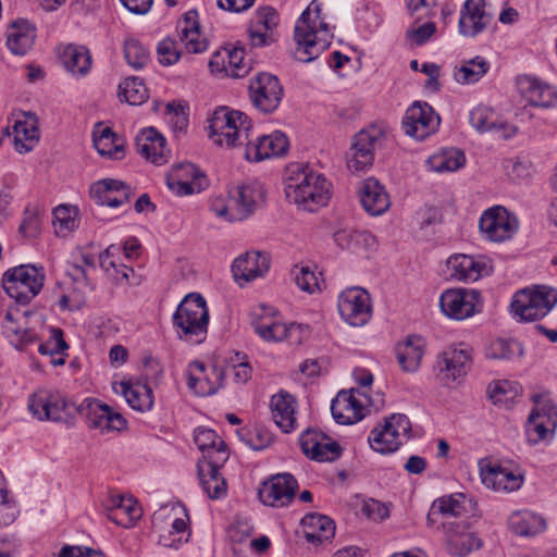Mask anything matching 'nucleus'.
Masks as SVG:
<instances>
[{
  "label": "nucleus",
  "instance_id": "f257e3e1",
  "mask_svg": "<svg viewBox=\"0 0 557 557\" xmlns=\"http://www.w3.org/2000/svg\"><path fill=\"white\" fill-rule=\"evenodd\" d=\"M285 195L290 202L309 212L325 207L330 200V184L323 174L305 163H290L285 169Z\"/></svg>",
  "mask_w": 557,
  "mask_h": 557
},
{
  "label": "nucleus",
  "instance_id": "f03ea898",
  "mask_svg": "<svg viewBox=\"0 0 557 557\" xmlns=\"http://www.w3.org/2000/svg\"><path fill=\"white\" fill-rule=\"evenodd\" d=\"M321 3L311 1L296 22L294 38L297 44L295 57L300 62L317 59L331 45L326 24L321 20Z\"/></svg>",
  "mask_w": 557,
  "mask_h": 557
},
{
  "label": "nucleus",
  "instance_id": "7ed1b4c3",
  "mask_svg": "<svg viewBox=\"0 0 557 557\" xmlns=\"http://www.w3.org/2000/svg\"><path fill=\"white\" fill-rule=\"evenodd\" d=\"M209 310L205 298L196 293L186 295L172 314V326L180 341L198 345L206 341Z\"/></svg>",
  "mask_w": 557,
  "mask_h": 557
},
{
  "label": "nucleus",
  "instance_id": "20e7f679",
  "mask_svg": "<svg viewBox=\"0 0 557 557\" xmlns=\"http://www.w3.org/2000/svg\"><path fill=\"white\" fill-rule=\"evenodd\" d=\"M209 138L218 146L228 148L245 145L251 136V121L243 112L218 108L208 120Z\"/></svg>",
  "mask_w": 557,
  "mask_h": 557
},
{
  "label": "nucleus",
  "instance_id": "39448f33",
  "mask_svg": "<svg viewBox=\"0 0 557 557\" xmlns=\"http://www.w3.org/2000/svg\"><path fill=\"white\" fill-rule=\"evenodd\" d=\"M557 305V289L546 285L524 288L513 295L510 307L520 321L533 322L546 317Z\"/></svg>",
  "mask_w": 557,
  "mask_h": 557
},
{
  "label": "nucleus",
  "instance_id": "423d86ee",
  "mask_svg": "<svg viewBox=\"0 0 557 557\" xmlns=\"http://www.w3.org/2000/svg\"><path fill=\"white\" fill-rule=\"evenodd\" d=\"M45 274L32 264H22L8 270L2 277L5 293L18 304L26 305L39 294Z\"/></svg>",
  "mask_w": 557,
  "mask_h": 557
},
{
  "label": "nucleus",
  "instance_id": "0eeeda50",
  "mask_svg": "<svg viewBox=\"0 0 557 557\" xmlns=\"http://www.w3.org/2000/svg\"><path fill=\"white\" fill-rule=\"evenodd\" d=\"M386 139V133L376 125L359 131L352 138L347 154V168L350 172H363L370 169L374 161V152Z\"/></svg>",
  "mask_w": 557,
  "mask_h": 557
},
{
  "label": "nucleus",
  "instance_id": "6e6552de",
  "mask_svg": "<svg viewBox=\"0 0 557 557\" xmlns=\"http://www.w3.org/2000/svg\"><path fill=\"white\" fill-rule=\"evenodd\" d=\"M411 432V423L406 414L393 413L384 419L381 426L374 428L368 436L371 448L380 454L396 451Z\"/></svg>",
  "mask_w": 557,
  "mask_h": 557
},
{
  "label": "nucleus",
  "instance_id": "1a4fd4ad",
  "mask_svg": "<svg viewBox=\"0 0 557 557\" xmlns=\"http://www.w3.org/2000/svg\"><path fill=\"white\" fill-rule=\"evenodd\" d=\"M248 91L252 106L264 114L276 111L284 96V88L277 76L268 72L253 75Z\"/></svg>",
  "mask_w": 557,
  "mask_h": 557
},
{
  "label": "nucleus",
  "instance_id": "9d476101",
  "mask_svg": "<svg viewBox=\"0 0 557 557\" xmlns=\"http://www.w3.org/2000/svg\"><path fill=\"white\" fill-rule=\"evenodd\" d=\"M72 407L75 410L76 407L63 396L47 391L36 392L28 398L30 413L40 421L49 420L71 424L74 420L71 412Z\"/></svg>",
  "mask_w": 557,
  "mask_h": 557
},
{
  "label": "nucleus",
  "instance_id": "9b49d317",
  "mask_svg": "<svg viewBox=\"0 0 557 557\" xmlns=\"http://www.w3.org/2000/svg\"><path fill=\"white\" fill-rule=\"evenodd\" d=\"M442 312L455 320H465L483 308L481 293L472 288H449L440 297Z\"/></svg>",
  "mask_w": 557,
  "mask_h": 557
},
{
  "label": "nucleus",
  "instance_id": "f8f14e48",
  "mask_svg": "<svg viewBox=\"0 0 557 557\" xmlns=\"http://www.w3.org/2000/svg\"><path fill=\"white\" fill-rule=\"evenodd\" d=\"M186 384L194 395L207 397L218 393L224 385V370L212 364L208 367L200 360H193L185 370Z\"/></svg>",
  "mask_w": 557,
  "mask_h": 557
},
{
  "label": "nucleus",
  "instance_id": "ddd939ff",
  "mask_svg": "<svg viewBox=\"0 0 557 557\" xmlns=\"http://www.w3.org/2000/svg\"><path fill=\"white\" fill-rule=\"evenodd\" d=\"M518 224L503 206H494L483 211L479 220V230L485 240L503 243L517 232Z\"/></svg>",
  "mask_w": 557,
  "mask_h": 557
},
{
  "label": "nucleus",
  "instance_id": "4468645a",
  "mask_svg": "<svg viewBox=\"0 0 557 557\" xmlns=\"http://www.w3.org/2000/svg\"><path fill=\"white\" fill-rule=\"evenodd\" d=\"M441 119L426 102L416 101L406 111L401 122L406 135L423 140L433 135L440 127Z\"/></svg>",
  "mask_w": 557,
  "mask_h": 557
},
{
  "label": "nucleus",
  "instance_id": "2eb2a0df",
  "mask_svg": "<svg viewBox=\"0 0 557 557\" xmlns=\"http://www.w3.org/2000/svg\"><path fill=\"white\" fill-rule=\"evenodd\" d=\"M342 319L351 326H362L372 315L370 295L359 287L347 288L341 293L337 302Z\"/></svg>",
  "mask_w": 557,
  "mask_h": 557
},
{
  "label": "nucleus",
  "instance_id": "dca6fc26",
  "mask_svg": "<svg viewBox=\"0 0 557 557\" xmlns=\"http://www.w3.org/2000/svg\"><path fill=\"white\" fill-rule=\"evenodd\" d=\"M228 459V454L223 451L215 456H209L208 459H199L197 462V472L200 485L203 492L211 499H220L226 495L227 483L220 473V469Z\"/></svg>",
  "mask_w": 557,
  "mask_h": 557
},
{
  "label": "nucleus",
  "instance_id": "f3484780",
  "mask_svg": "<svg viewBox=\"0 0 557 557\" xmlns=\"http://www.w3.org/2000/svg\"><path fill=\"white\" fill-rule=\"evenodd\" d=\"M75 411L85 412L88 428L100 430L102 433L122 431L127 425L126 419L120 412L97 399H85Z\"/></svg>",
  "mask_w": 557,
  "mask_h": 557
},
{
  "label": "nucleus",
  "instance_id": "a211bd4d",
  "mask_svg": "<svg viewBox=\"0 0 557 557\" xmlns=\"http://www.w3.org/2000/svg\"><path fill=\"white\" fill-rule=\"evenodd\" d=\"M302 453L319 462L334 461L342 455V447L325 433L308 428L299 436Z\"/></svg>",
  "mask_w": 557,
  "mask_h": 557
},
{
  "label": "nucleus",
  "instance_id": "6ab92c4d",
  "mask_svg": "<svg viewBox=\"0 0 557 557\" xmlns=\"http://www.w3.org/2000/svg\"><path fill=\"white\" fill-rule=\"evenodd\" d=\"M166 184L178 196L200 193L208 185L206 175L190 162L173 165L166 175Z\"/></svg>",
  "mask_w": 557,
  "mask_h": 557
},
{
  "label": "nucleus",
  "instance_id": "aec40b11",
  "mask_svg": "<svg viewBox=\"0 0 557 557\" xmlns=\"http://www.w3.org/2000/svg\"><path fill=\"white\" fill-rule=\"evenodd\" d=\"M297 488V480L290 473H277L263 482L259 496L268 506L284 507L293 502Z\"/></svg>",
  "mask_w": 557,
  "mask_h": 557
},
{
  "label": "nucleus",
  "instance_id": "412c9836",
  "mask_svg": "<svg viewBox=\"0 0 557 557\" xmlns=\"http://www.w3.org/2000/svg\"><path fill=\"white\" fill-rule=\"evenodd\" d=\"M288 148L285 134L276 131L270 135H252L245 143L244 157L247 161L259 162L268 158L284 154Z\"/></svg>",
  "mask_w": 557,
  "mask_h": 557
},
{
  "label": "nucleus",
  "instance_id": "4be33fe9",
  "mask_svg": "<svg viewBox=\"0 0 557 557\" xmlns=\"http://www.w3.org/2000/svg\"><path fill=\"white\" fill-rule=\"evenodd\" d=\"M28 312L9 309L1 322L2 334L18 350L37 341L36 332L27 325Z\"/></svg>",
  "mask_w": 557,
  "mask_h": 557
},
{
  "label": "nucleus",
  "instance_id": "5701e85b",
  "mask_svg": "<svg viewBox=\"0 0 557 557\" xmlns=\"http://www.w3.org/2000/svg\"><path fill=\"white\" fill-rule=\"evenodd\" d=\"M447 268L453 280L465 282H474L493 272L492 261L485 256H451L447 260Z\"/></svg>",
  "mask_w": 557,
  "mask_h": 557
},
{
  "label": "nucleus",
  "instance_id": "b1692460",
  "mask_svg": "<svg viewBox=\"0 0 557 557\" xmlns=\"http://www.w3.org/2000/svg\"><path fill=\"white\" fill-rule=\"evenodd\" d=\"M446 536L447 552L454 557H467L482 547L483 541L461 522L442 523Z\"/></svg>",
  "mask_w": 557,
  "mask_h": 557
},
{
  "label": "nucleus",
  "instance_id": "393cba45",
  "mask_svg": "<svg viewBox=\"0 0 557 557\" xmlns=\"http://www.w3.org/2000/svg\"><path fill=\"white\" fill-rule=\"evenodd\" d=\"M263 199L264 189L258 182L236 187L230 197L233 210L231 222L243 221L250 216Z\"/></svg>",
  "mask_w": 557,
  "mask_h": 557
},
{
  "label": "nucleus",
  "instance_id": "a878e982",
  "mask_svg": "<svg viewBox=\"0 0 557 557\" xmlns=\"http://www.w3.org/2000/svg\"><path fill=\"white\" fill-rule=\"evenodd\" d=\"M470 366V349L463 344H459L455 347H448L440 354L437 359L441 380L446 383L449 381H456L457 379L466 375Z\"/></svg>",
  "mask_w": 557,
  "mask_h": 557
},
{
  "label": "nucleus",
  "instance_id": "bb28decb",
  "mask_svg": "<svg viewBox=\"0 0 557 557\" xmlns=\"http://www.w3.org/2000/svg\"><path fill=\"white\" fill-rule=\"evenodd\" d=\"M90 198L99 206L117 208L128 203L132 197V188L123 181L103 178L90 186Z\"/></svg>",
  "mask_w": 557,
  "mask_h": 557
},
{
  "label": "nucleus",
  "instance_id": "cd10ccee",
  "mask_svg": "<svg viewBox=\"0 0 557 557\" xmlns=\"http://www.w3.org/2000/svg\"><path fill=\"white\" fill-rule=\"evenodd\" d=\"M270 269V260L261 252H247L236 258L232 264L234 280L239 286L263 276Z\"/></svg>",
  "mask_w": 557,
  "mask_h": 557
},
{
  "label": "nucleus",
  "instance_id": "c85d7f7f",
  "mask_svg": "<svg viewBox=\"0 0 557 557\" xmlns=\"http://www.w3.org/2000/svg\"><path fill=\"white\" fill-rule=\"evenodd\" d=\"M484 7V0H466L458 23L461 35L475 37L487 27L492 17L485 12Z\"/></svg>",
  "mask_w": 557,
  "mask_h": 557
},
{
  "label": "nucleus",
  "instance_id": "c756f323",
  "mask_svg": "<svg viewBox=\"0 0 557 557\" xmlns=\"http://www.w3.org/2000/svg\"><path fill=\"white\" fill-rule=\"evenodd\" d=\"M358 194L362 208L370 215H382L391 207L389 196L384 185L374 177L363 180Z\"/></svg>",
  "mask_w": 557,
  "mask_h": 557
},
{
  "label": "nucleus",
  "instance_id": "7c9ffc66",
  "mask_svg": "<svg viewBox=\"0 0 557 557\" xmlns=\"http://www.w3.org/2000/svg\"><path fill=\"white\" fill-rule=\"evenodd\" d=\"M425 352V339L420 335H408L395 346V355L400 369L407 373L419 370Z\"/></svg>",
  "mask_w": 557,
  "mask_h": 557
},
{
  "label": "nucleus",
  "instance_id": "2f4dec72",
  "mask_svg": "<svg viewBox=\"0 0 557 557\" xmlns=\"http://www.w3.org/2000/svg\"><path fill=\"white\" fill-rule=\"evenodd\" d=\"M115 393L124 396L127 404L139 412L152 409L154 404L153 392L147 382L122 381L113 386Z\"/></svg>",
  "mask_w": 557,
  "mask_h": 557
},
{
  "label": "nucleus",
  "instance_id": "473e14b6",
  "mask_svg": "<svg viewBox=\"0 0 557 557\" xmlns=\"http://www.w3.org/2000/svg\"><path fill=\"white\" fill-rule=\"evenodd\" d=\"M137 152L157 165L168 161L165 138L153 127L145 128L135 138Z\"/></svg>",
  "mask_w": 557,
  "mask_h": 557
},
{
  "label": "nucleus",
  "instance_id": "72a5a7b5",
  "mask_svg": "<svg viewBox=\"0 0 557 557\" xmlns=\"http://www.w3.org/2000/svg\"><path fill=\"white\" fill-rule=\"evenodd\" d=\"M350 392L342 391L331 404V412L334 420L339 424H354L364 417L366 408Z\"/></svg>",
  "mask_w": 557,
  "mask_h": 557
},
{
  "label": "nucleus",
  "instance_id": "f704fd0d",
  "mask_svg": "<svg viewBox=\"0 0 557 557\" xmlns=\"http://www.w3.org/2000/svg\"><path fill=\"white\" fill-rule=\"evenodd\" d=\"M36 27L25 18L12 21L7 28V46L16 55H25L33 47Z\"/></svg>",
  "mask_w": 557,
  "mask_h": 557
},
{
  "label": "nucleus",
  "instance_id": "c9c22d12",
  "mask_svg": "<svg viewBox=\"0 0 557 557\" xmlns=\"http://www.w3.org/2000/svg\"><path fill=\"white\" fill-rule=\"evenodd\" d=\"M270 409L274 423L284 433H290L296 429V399L287 392L281 391L270 400Z\"/></svg>",
  "mask_w": 557,
  "mask_h": 557
},
{
  "label": "nucleus",
  "instance_id": "e433bc0d",
  "mask_svg": "<svg viewBox=\"0 0 557 557\" xmlns=\"http://www.w3.org/2000/svg\"><path fill=\"white\" fill-rule=\"evenodd\" d=\"M5 134L9 138L13 136V144L17 152H28L34 148L39 139L37 120L30 113L25 114L24 120H16L14 122L12 133L7 128Z\"/></svg>",
  "mask_w": 557,
  "mask_h": 557
},
{
  "label": "nucleus",
  "instance_id": "4c0bfd02",
  "mask_svg": "<svg viewBox=\"0 0 557 557\" xmlns=\"http://www.w3.org/2000/svg\"><path fill=\"white\" fill-rule=\"evenodd\" d=\"M469 122L476 131L481 133H502L504 138H509L517 132L515 126L498 121L495 112L486 107L474 108L470 112Z\"/></svg>",
  "mask_w": 557,
  "mask_h": 557
},
{
  "label": "nucleus",
  "instance_id": "58836bf2",
  "mask_svg": "<svg viewBox=\"0 0 557 557\" xmlns=\"http://www.w3.org/2000/svg\"><path fill=\"white\" fill-rule=\"evenodd\" d=\"M141 517V508L132 496H116L108 510V518L116 525L131 528Z\"/></svg>",
  "mask_w": 557,
  "mask_h": 557
},
{
  "label": "nucleus",
  "instance_id": "ea45409f",
  "mask_svg": "<svg viewBox=\"0 0 557 557\" xmlns=\"http://www.w3.org/2000/svg\"><path fill=\"white\" fill-rule=\"evenodd\" d=\"M92 141L101 156H108L116 160L122 159L124 156V140L110 127L103 126L101 123L95 126Z\"/></svg>",
  "mask_w": 557,
  "mask_h": 557
},
{
  "label": "nucleus",
  "instance_id": "a19ab883",
  "mask_svg": "<svg viewBox=\"0 0 557 557\" xmlns=\"http://www.w3.org/2000/svg\"><path fill=\"white\" fill-rule=\"evenodd\" d=\"M556 422L557 412L553 407L547 408V410L542 408L541 410L532 411L528 418V441L532 444H537L545 440L549 428H555Z\"/></svg>",
  "mask_w": 557,
  "mask_h": 557
},
{
  "label": "nucleus",
  "instance_id": "79ce46f5",
  "mask_svg": "<svg viewBox=\"0 0 557 557\" xmlns=\"http://www.w3.org/2000/svg\"><path fill=\"white\" fill-rule=\"evenodd\" d=\"M508 527L519 536H535L546 529V521L533 511L518 510L510 515Z\"/></svg>",
  "mask_w": 557,
  "mask_h": 557
},
{
  "label": "nucleus",
  "instance_id": "37998d69",
  "mask_svg": "<svg viewBox=\"0 0 557 557\" xmlns=\"http://www.w3.org/2000/svg\"><path fill=\"white\" fill-rule=\"evenodd\" d=\"M305 537L309 543H323L335 535V523L327 516L309 513L302 518Z\"/></svg>",
  "mask_w": 557,
  "mask_h": 557
},
{
  "label": "nucleus",
  "instance_id": "c03bdc74",
  "mask_svg": "<svg viewBox=\"0 0 557 557\" xmlns=\"http://www.w3.org/2000/svg\"><path fill=\"white\" fill-rule=\"evenodd\" d=\"M333 238L338 247L354 252L367 250L375 243L374 236L370 232L347 228L336 231Z\"/></svg>",
  "mask_w": 557,
  "mask_h": 557
},
{
  "label": "nucleus",
  "instance_id": "a18cd8bd",
  "mask_svg": "<svg viewBox=\"0 0 557 557\" xmlns=\"http://www.w3.org/2000/svg\"><path fill=\"white\" fill-rule=\"evenodd\" d=\"M251 326L265 342H282L285 335V323L280 322L273 315L252 314Z\"/></svg>",
  "mask_w": 557,
  "mask_h": 557
},
{
  "label": "nucleus",
  "instance_id": "49530a36",
  "mask_svg": "<svg viewBox=\"0 0 557 557\" xmlns=\"http://www.w3.org/2000/svg\"><path fill=\"white\" fill-rule=\"evenodd\" d=\"M433 505L440 515L456 518H461L473 507L472 500L461 493L440 497L433 502Z\"/></svg>",
  "mask_w": 557,
  "mask_h": 557
},
{
  "label": "nucleus",
  "instance_id": "de8ad7c7",
  "mask_svg": "<svg viewBox=\"0 0 557 557\" xmlns=\"http://www.w3.org/2000/svg\"><path fill=\"white\" fill-rule=\"evenodd\" d=\"M483 482L495 491L513 492L520 488L523 479L502 467L490 468Z\"/></svg>",
  "mask_w": 557,
  "mask_h": 557
},
{
  "label": "nucleus",
  "instance_id": "09e8293b",
  "mask_svg": "<svg viewBox=\"0 0 557 557\" xmlns=\"http://www.w3.org/2000/svg\"><path fill=\"white\" fill-rule=\"evenodd\" d=\"M62 62L73 74L85 75L91 66V55L84 46L69 45L63 52Z\"/></svg>",
  "mask_w": 557,
  "mask_h": 557
},
{
  "label": "nucleus",
  "instance_id": "8fccbe9b",
  "mask_svg": "<svg viewBox=\"0 0 557 557\" xmlns=\"http://www.w3.org/2000/svg\"><path fill=\"white\" fill-rule=\"evenodd\" d=\"M466 163L465 153L456 148L444 149L428 159L431 170L442 172H454L462 168Z\"/></svg>",
  "mask_w": 557,
  "mask_h": 557
},
{
  "label": "nucleus",
  "instance_id": "3c124183",
  "mask_svg": "<svg viewBox=\"0 0 557 557\" xmlns=\"http://www.w3.org/2000/svg\"><path fill=\"white\" fill-rule=\"evenodd\" d=\"M523 355L522 345L512 338H495L485 349L487 359L512 360Z\"/></svg>",
  "mask_w": 557,
  "mask_h": 557
},
{
  "label": "nucleus",
  "instance_id": "603ef678",
  "mask_svg": "<svg viewBox=\"0 0 557 557\" xmlns=\"http://www.w3.org/2000/svg\"><path fill=\"white\" fill-rule=\"evenodd\" d=\"M527 97L534 107L550 108L557 104L556 88L535 78L529 81Z\"/></svg>",
  "mask_w": 557,
  "mask_h": 557
},
{
  "label": "nucleus",
  "instance_id": "864d4df0",
  "mask_svg": "<svg viewBox=\"0 0 557 557\" xmlns=\"http://www.w3.org/2000/svg\"><path fill=\"white\" fill-rule=\"evenodd\" d=\"M53 227L59 237H66L78 227V210L73 206H59L53 211Z\"/></svg>",
  "mask_w": 557,
  "mask_h": 557
},
{
  "label": "nucleus",
  "instance_id": "5fc2aeb1",
  "mask_svg": "<svg viewBox=\"0 0 557 557\" xmlns=\"http://www.w3.org/2000/svg\"><path fill=\"white\" fill-rule=\"evenodd\" d=\"M195 443L202 451L201 459H208L209 456H215L218 453H227L226 444L211 429L199 428L195 432Z\"/></svg>",
  "mask_w": 557,
  "mask_h": 557
},
{
  "label": "nucleus",
  "instance_id": "6e6d98bb",
  "mask_svg": "<svg viewBox=\"0 0 557 557\" xmlns=\"http://www.w3.org/2000/svg\"><path fill=\"white\" fill-rule=\"evenodd\" d=\"M490 63L481 57H475L456 69L454 78L460 84H474L488 71Z\"/></svg>",
  "mask_w": 557,
  "mask_h": 557
},
{
  "label": "nucleus",
  "instance_id": "4d7b16f0",
  "mask_svg": "<svg viewBox=\"0 0 557 557\" xmlns=\"http://www.w3.org/2000/svg\"><path fill=\"white\" fill-rule=\"evenodd\" d=\"M119 97L132 106H138L148 99V89L138 77H127L119 86Z\"/></svg>",
  "mask_w": 557,
  "mask_h": 557
},
{
  "label": "nucleus",
  "instance_id": "13d9d810",
  "mask_svg": "<svg viewBox=\"0 0 557 557\" xmlns=\"http://www.w3.org/2000/svg\"><path fill=\"white\" fill-rule=\"evenodd\" d=\"M227 62L223 64L224 72L227 76L239 78L244 77L250 71V65L245 62L244 46L237 45L227 50Z\"/></svg>",
  "mask_w": 557,
  "mask_h": 557
},
{
  "label": "nucleus",
  "instance_id": "bf43d9fd",
  "mask_svg": "<svg viewBox=\"0 0 557 557\" xmlns=\"http://www.w3.org/2000/svg\"><path fill=\"white\" fill-rule=\"evenodd\" d=\"M126 62L135 70L143 69L150 61V52L138 39L129 38L124 44Z\"/></svg>",
  "mask_w": 557,
  "mask_h": 557
},
{
  "label": "nucleus",
  "instance_id": "052dcab7",
  "mask_svg": "<svg viewBox=\"0 0 557 557\" xmlns=\"http://www.w3.org/2000/svg\"><path fill=\"white\" fill-rule=\"evenodd\" d=\"M237 434L253 450L268 448L273 442L272 434L260 428H255L252 431L240 429Z\"/></svg>",
  "mask_w": 557,
  "mask_h": 557
},
{
  "label": "nucleus",
  "instance_id": "680f3d73",
  "mask_svg": "<svg viewBox=\"0 0 557 557\" xmlns=\"http://www.w3.org/2000/svg\"><path fill=\"white\" fill-rule=\"evenodd\" d=\"M511 383L507 380L494 381L488 384L486 394L494 405H507L511 401L517 392L512 391Z\"/></svg>",
  "mask_w": 557,
  "mask_h": 557
},
{
  "label": "nucleus",
  "instance_id": "e2e57ef3",
  "mask_svg": "<svg viewBox=\"0 0 557 557\" xmlns=\"http://www.w3.org/2000/svg\"><path fill=\"white\" fill-rule=\"evenodd\" d=\"M186 107L181 103H168L165 109V119L173 132L183 133L188 127V113Z\"/></svg>",
  "mask_w": 557,
  "mask_h": 557
},
{
  "label": "nucleus",
  "instance_id": "0e129e2a",
  "mask_svg": "<svg viewBox=\"0 0 557 557\" xmlns=\"http://www.w3.org/2000/svg\"><path fill=\"white\" fill-rule=\"evenodd\" d=\"M67 349L69 345L64 341L63 331L58 327H52L49 339L38 346V352L40 355L50 357L63 355Z\"/></svg>",
  "mask_w": 557,
  "mask_h": 557
},
{
  "label": "nucleus",
  "instance_id": "69168bd1",
  "mask_svg": "<svg viewBox=\"0 0 557 557\" xmlns=\"http://www.w3.org/2000/svg\"><path fill=\"white\" fill-rule=\"evenodd\" d=\"M506 174L512 181L525 180L532 174V165L528 160L511 158L505 162Z\"/></svg>",
  "mask_w": 557,
  "mask_h": 557
},
{
  "label": "nucleus",
  "instance_id": "338daca9",
  "mask_svg": "<svg viewBox=\"0 0 557 557\" xmlns=\"http://www.w3.org/2000/svg\"><path fill=\"white\" fill-rule=\"evenodd\" d=\"M157 52L159 61L163 65H173L180 60L181 51L177 50L176 41L171 38H165L159 42Z\"/></svg>",
  "mask_w": 557,
  "mask_h": 557
},
{
  "label": "nucleus",
  "instance_id": "774afa93",
  "mask_svg": "<svg viewBox=\"0 0 557 557\" xmlns=\"http://www.w3.org/2000/svg\"><path fill=\"white\" fill-rule=\"evenodd\" d=\"M172 530L169 534H161L159 542L165 547H176L178 544L183 542V536L187 531V523L182 518H176L172 522Z\"/></svg>",
  "mask_w": 557,
  "mask_h": 557
}]
</instances>
